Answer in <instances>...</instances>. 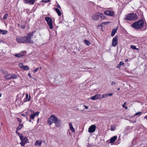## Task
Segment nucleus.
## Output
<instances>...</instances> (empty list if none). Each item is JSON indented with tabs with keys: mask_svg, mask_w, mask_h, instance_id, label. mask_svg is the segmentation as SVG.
<instances>
[{
	"mask_svg": "<svg viewBox=\"0 0 147 147\" xmlns=\"http://www.w3.org/2000/svg\"><path fill=\"white\" fill-rule=\"evenodd\" d=\"M54 10L56 12V13H57L58 15L59 16H60L61 15V13L59 9L58 8H55L54 9Z\"/></svg>",
	"mask_w": 147,
	"mask_h": 147,
	"instance_id": "4be33fe9",
	"label": "nucleus"
},
{
	"mask_svg": "<svg viewBox=\"0 0 147 147\" xmlns=\"http://www.w3.org/2000/svg\"><path fill=\"white\" fill-rule=\"evenodd\" d=\"M10 78H11V79H16L17 78V76L13 74H12L10 75Z\"/></svg>",
	"mask_w": 147,
	"mask_h": 147,
	"instance_id": "c756f323",
	"label": "nucleus"
},
{
	"mask_svg": "<svg viewBox=\"0 0 147 147\" xmlns=\"http://www.w3.org/2000/svg\"><path fill=\"white\" fill-rule=\"evenodd\" d=\"M121 140V139L120 138H118V140Z\"/></svg>",
	"mask_w": 147,
	"mask_h": 147,
	"instance_id": "e2e57ef3",
	"label": "nucleus"
},
{
	"mask_svg": "<svg viewBox=\"0 0 147 147\" xmlns=\"http://www.w3.org/2000/svg\"><path fill=\"white\" fill-rule=\"evenodd\" d=\"M116 84V83L114 81H113V82H112L111 84L112 85H115Z\"/></svg>",
	"mask_w": 147,
	"mask_h": 147,
	"instance_id": "37998d69",
	"label": "nucleus"
},
{
	"mask_svg": "<svg viewBox=\"0 0 147 147\" xmlns=\"http://www.w3.org/2000/svg\"><path fill=\"white\" fill-rule=\"evenodd\" d=\"M36 0H23L25 3H29L31 5L34 4Z\"/></svg>",
	"mask_w": 147,
	"mask_h": 147,
	"instance_id": "2eb2a0df",
	"label": "nucleus"
},
{
	"mask_svg": "<svg viewBox=\"0 0 147 147\" xmlns=\"http://www.w3.org/2000/svg\"><path fill=\"white\" fill-rule=\"evenodd\" d=\"M124 66L125 65V63L121 61L119 62V64L117 65V67L118 68H120V67L122 65Z\"/></svg>",
	"mask_w": 147,
	"mask_h": 147,
	"instance_id": "b1692460",
	"label": "nucleus"
},
{
	"mask_svg": "<svg viewBox=\"0 0 147 147\" xmlns=\"http://www.w3.org/2000/svg\"><path fill=\"white\" fill-rule=\"evenodd\" d=\"M7 31L5 30H2L0 29V34H6Z\"/></svg>",
	"mask_w": 147,
	"mask_h": 147,
	"instance_id": "393cba45",
	"label": "nucleus"
},
{
	"mask_svg": "<svg viewBox=\"0 0 147 147\" xmlns=\"http://www.w3.org/2000/svg\"><path fill=\"white\" fill-rule=\"evenodd\" d=\"M137 15L135 13H132L127 14L125 17V20L129 21H133L137 19Z\"/></svg>",
	"mask_w": 147,
	"mask_h": 147,
	"instance_id": "7ed1b4c3",
	"label": "nucleus"
},
{
	"mask_svg": "<svg viewBox=\"0 0 147 147\" xmlns=\"http://www.w3.org/2000/svg\"><path fill=\"white\" fill-rule=\"evenodd\" d=\"M21 27L22 29H24L25 27V26L24 25H21Z\"/></svg>",
	"mask_w": 147,
	"mask_h": 147,
	"instance_id": "a19ab883",
	"label": "nucleus"
},
{
	"mask_svg": "<svg viewBox=\"0 0 147 147\" xmlns=\"http://www.w3.org/2000/svg\"><path fill=\"white\" fill-rule=\"evenodd\" d=\"M116 128V126L114 125V126H113V125H111L110 126V129L111 131H113L115 130Z\"/></svg>",
	"mask_w": 147,
	"mask_h": 147,
	"instance_id": "bb28decb",
	"label": "nucleus"
},
{
	"mask_svg": "<svg viewBox=\"0 0 147 147\" xmlns=\"http://www.w3.org/2000/svg\"><path fill=\"white\" fill-rule=\"evenodd\" d=\"M124 108H125V109H127V107H126V106H125Z\"/></svg>",
	"mask_w": 147,
	"mask_h": 147,
	"instance_id": "13d9d810",
	"label": "nucleus"
},
{
	"mask_svg": "<svg viewBox=\"0 0 147 147\" xmlns=\"http://www.w3.org/2000/svg\"><path fill=\"white\" fill-rule=\"evenodd\" d=\"M1 72L2 73H3L4 74H6V71H3V70L1 71Z\"/></svg>",
	"mask_w": 147,
	"mask_h": 147,
	"instance_id": "49530a36",
	"label": "nucleus"
},
{
	"mask_svg": "<svg viewBox=\"0 0 147 147\" xmlns=\"http://www.w3.org/2000/svg\"><path fill=\"white\" fill-rule=\"evenodd\" d=\"M25 94V93L24 92L22 94H19L18 95V98L21 100L22 99L23 97Z\"/></svg>",
	"mask_w": 147,
	"mask_h": 147,
	"instance_id": "aec40b11",
	"label": "nucleus"
},
{
	"mask_svg": "<svg viewBox=\"0 0 147 147\" xmlns=\"http://www.w3.org/2000/svg\"><path fill=\"white\" fill-rule=\"evenodd\" d=\"M23 125L22 124H20L19 125V126L17 127L16 128L17 130H18L19 129H20L22 127Z\"/></svg>",
	"mask_w": 147,
	"mask_h": 147,
	"instance_id": "cd10ccee",
	"label": "nucleus"
},
{
	"mask_svg": "<svg viewBox=\"0 0 147 147\" xmlns=\"http://www.w3.org/2000/svg\"><path fill=\"white\" fill-rule=\"evenodd\" d=\"M69 125L70 130L71 131L73 132H75V130L73 127L72 123H69Z\"/></svg>",
	"mask_w": 147,
	"mask_h": 147,
	"instance_id": "6ab92c4d",
	"label": "nucleus"
},
{
	"mask_svg": "<svg viewBox=\"0 0 147 147\" xmlns=\"http://www.w3.org/2000/svg\"><path fill=\"white\" fill-rule=\"evenodd\" d=\"M130 47H131V49H134V50L136 49L137 50H138V49L136 47V46H135L134 45H131L130 46Z\"/></svg>",
	"mask_w": 147,
	"mask_h": 147,
	"instance_id": "2f4dec72",
	"label": "nucleus"
},
{
	"mask_svg": "<svg viewBox=\"0 0 147 147\" xmlns=\"http://www.w3.org/2000/svg\"><path fill=\"white\" fill-rule=\"evenodd\" d=\"M45 19L49 26L50 28L51 29H53V22L51 18L49 17H46Z\"/></svg>",
	"mask_w": 147,
	"mask_h": 147,
	"instance_id": "423d86ee",
	"label": "nucleus"
},
{
	"mask_svg": "<svg viewBox=\"0 0 147 147\" xmlns=\"http://www.w3.org/2000/svg\"><path fill=\"white\" fill-rule=\"evenodd\" d=\"M117 28L116 29H113L111 34V36H113L115 35V34L117 32Z\"/></svg>",
	"mask_w": 147,
	"mask_h": 147,
	"instance_id": "412c9836",
	"label": "nucleus"
},
{
	"mask_svg": "<svg viewBox=\"0 0 147 147\" xmlns=\"http://www.w3.org/2000/svg\"><path fill=\"white\" fill-rule=\"evenodd\" d=\"M117 136H115L111 138L110 139V143L111 144H112L117 139Z\"/></svg>",
	"mask_w": 147,
	"mask_h": 147,
	"instance_id": "f3484780",
	"label": "nucleus"
},
{
	"mask_svg": "<svg viewBox=\"0 0 147 147\" xmlns=\"http://www.w3.org/2000/svg\"><path fill=\"white\" fill-rule=\"evenodd\" d=\"M38 68H39V69H42V68L40 67H38Z\"/></svg>",
	"mask_w": 147,
	"mask_h": 147,
	"instance_id": "4d7b16f0",
	"label": "nucleus"
},
{
	"mask_svg": "<svg viewBox=\"0 0 147 147\" xmlns=\"http://www.w3.org/2000/svg\"><path fill=\"white\" fill-rule=\"evenodd\" d=\"M101 98V95L100 94H97L91 97L90 98L92 100H95L97 99H100Z\"/></svg>",
	"mask_w": 147,
	"mask_h": 147,
	"instance_id": "ddd939ff",
	"label": "nucleus"
},
{
	"mask_svg": "<svg viewBox=\"0 0 147 147\" xmlns=\"http://www.w3.org/2000/svg\"><path fill=\"white\" fill-rule=\"evenodd\" d=\"M142 112H139L138 113H136L134 115V116H136L138 115H140L141 113H142Z\"/></svg>",
	"mask_w": 147,
	"mask_h": 147,
	"instance_id": "4c0bfd02",
	"label": "nucleus"
},
{
	"mask_svg": "<svg viewBox=\"0 0 147 147\" xmlns=\"http://www.w3.org/2000/svg\"><path fill=\"white\" fill-rule=\"evenodd\" d=\"M118 36L116 35L115 36L113 39L112 41V45L114 47H115L117 44Z\"/></svg>",
	"mask_w": 147,
	"mask_h": 147,
	"instance_id": "1a4fd4ad",
	"label": "nucleus"
},
{
	"mask_svg": "<svg viewBox=\"0 0 147 147\" xmlns=\"http://www.w3.org/2000/svg\"><path fill=\"white\" fill-rule=\"evenodd\" d=\"M128 61V59H125V62H127V61Z\"/></svg>",
	"mask_w": 147,
	"mask_h": 147,
	"instance_id": "5fc2aeb1",
	"label": "nucleus"
},
{
	"mask_svg": "<svg viewBox=\"0 0 147 147\" xmlns=\"http://www.w3.org/2000/svg\"><path fill=\"white\" fill-rule=\"evenodd\" d=\"M17 25H18V26H20V24H17Z\"/></svg>",
	"mask_w": 147,
	"mask_h": 147,
	"instance_id": "bf43d9fd",
	"label": "nucleus"
},
{
	"mask_svg": "<svg viewBox=\"0 0 147 147\" xmlns=\"http://www.w3.org/2000/svg\"><path fill=\"white\" fill-rule=\"evenodd\" d=\"M84 42L88 46H89L90 44V41L86 39L84 40Z\"/></svg>",
	"mask_w": 147,
	"mask_h": 147,
	"instance_id": "c85d7f7f",
	"label": "nucleus"
},
{
	"mask_svg": "<svg viewBox=\"0 0 147 147\" xmlns=\"http://www.w3.org/2000/svg\"><path fill=\"white\" fill-rule=\"evenodd\" d=\"M57 117L54 115H51L47 119V123L49 125H51L55 122Z\"/></svg>",
	"mask_w": 147,
	"mask_h": 147,
	"instance_id": "39448f33",
	"label": "nucleus"
},
{
	"mask_svg": "<svg viewBox=\"0 0 147 147\" xmlns=\"http://www.w3.org/2000/svg\"><path fill=\"white\" fill-rule=\"evenodd\" d=\"M39 113V112H35L34 114H31L30 115V119H32L33 121H34L35 117L38 116Z\"/></svg>",
	"mask_w": 147,
	"mask_h": 147,
	"instance_id": "4468645a",
	"label": "nucleus"
},
{
	"mask_svg": "<svg viewBox=\"0 0 147 147\" xmlns=\"http://www.w3.org/2000/svg\"><path fill=\"white\" fill-rule=\"evenodd\" d=\"M84 106L85 107V108L86 109H88V106H87L84 105Z\"/></svg>",
	"mask_w": 147,
	"mask_h": 147,
	"instance_id": "a18cd8bd",
	"label": "nucleus"
},
{
	"mask_svg": "<svg viewBox=\"0 0 147 147\" xmlns=\"http://www.w3.org/2000/svg\"><path fill=\"white\" fill-rule=\"evenodd\" d=\"M49 1V0H45L44 1V2H48Z\"/></svg>",
	"mask_w": 147,
	"mask_h": 147,
	"instance_id": "864d4df0",
	"label": "nucleus"
},
{
	"mask_svg": "<svg viewBox=\"0 0 147 147\" xmlns=\"http://www.w3.org/2000/svg\"><path fill=\"white\" fill-rule=\"evenodd\" d=\"M39 70V68L38 67L36 68L34 71H33V72L34 73H35L38 70Z\"/></svg>",
	"mask_w": 147,
	"mask_h": 147,
	"instance_id": "58836bf2",
	"label": "nucleus"
},
{
	"mask_svg": "<svg viewBox=\"0 0 147 147\" xmlns=\"http://www.w3.org/2000/svg\"><path fill=\"white\" fill-rule=\"evenodd\" d=\"M54 123L55 124L56 127H59L61 125V120L59 119L57 117V119L55 120Z\"/></svg>",
	"mask_w": 147,
	"mask_h": 147,
	"instance_id": "f8f14e48",
	"label": "nucleus"
},
{
	"mask_svg": "<svg viewBox=\"0 0 147 147\" xmlns=\"http://www.w3.org/2000/svg\"><path fill=\"white\" fill-rule=\"evenodd\" d=\"M23 69L24 70H27L29 69V67H28V66L27 65H26L25 66H24L23 68Z\"/></svg>",
	"mask_w": 147,
	"mask_h": 147,
	"instance_id": "7c9ffc66",
	"label": "nucleus"
},
{
	"mask_svg": "<svg viewBox=\"0 0 147 147\" xmlns=\"http://www.w3.org/2000/svg\"><path fill=\"white\" fill-rule=\"evenodd\" d=\"M113 94V93H109V94H108V96H112Z\"/></svg>",
	"mask_w": 147,
	"mask_h": 147,
	"instance_id": "c03bdc74",
	"label": "nucleus"
},
{
	"mask_svg": "<svg viewBox=\"0 0 147 147\" xmlns=\"http://www.w3.org/2000/svg\"><path fill=\"white\" fill-rule=\"evenodd\" d=\"M19 66H20V68H21V69H22L24 67V65H23V63H21L19 64Z\"/></svg>",
	"mask_w": 147,
	"mask_h": 147,
	"instance_id": "c9c22d12",
	"label": "nucleus"
},
{
	"mask_svg": "<svg viewBox=\"0 0 147 147\" xmlns=\"http://www.w3.org/2000/svg\"><path fill=\"white\" fill-rule=\"evenodd\" d=\"M99 13H97L93 15L92 17V20L95 21L98 20L99 18Z\"/></svg>",
	"mask_w": 147,
	"mask_h": 147,
	"instance_id": "9b49d317",
	"label": "nucleus"
},
{
	"mask_svg": "<svg viewBox=\"0 0 147 147\" xmlns=\"http://www.w3.org/2000/svg\"><path fill=\"white\" fill-rule=\"evenodd\" d=\"M144 119L147 120V115H146L144 117Z\"/></svg>",
	"mask_w": 147,
	"mask_h": 147,
	"instance_id": "8fccbe9b",
	"label": "nucleus"
},
{
	"mask_svg": "<svg viewBox=\"0 0 147 147\" xmlns=\"http://www.w3.org/2000/svg\"><path fill=\"white\" fill-rule=\"evenodd\" d=\"M145 24L146 25V21L142 19H140L133 23L131 26L135 29H139L142 28Z\"/></svg>",
	"mask_w": 147,
	"mask_h": 147,
	"instance_id": "f257e3e1",
	"label": "nucleus"
},
{
	"mask_svg": "<svg viewBox=\"0 0 147 147\" xmlns=\"http://www.w3.org/2000/svg\"><path fill=\"white\" fill-rule=\"evenodd\" d=\"M30 98L31 97L30 95H29V96L28 94L27 93L26 94L25 97L24 98L23 102H25L29 101L30 100Z\"/></svg>",
	"mask_w": 147,
	"mask_h": 147,
	"instance_id": "dca6fc26",
	"label": "nucleus"
},
{
	"mask_svg": "<svg viewBox=\"0 0 147 147\" xmlns=\"http://www.w3.org/2000/svg\"><path fill=\"white\" fill-rule=\"evenodd\" d=\"M15 56L16 57H22L23 55H20V54H16L15 55Z\"/></svg>",
	"mask_w": 147,
	"mask_h": 147,
	"instance_id": "473e14b6",
	"label": "nucleus"
},
{
	"mask_svg": "<svg viewBox=\"0 0 147 147\" xmlns=\"http://www.w3.org/2000/svg\"><path fill=\"white\" fill-rule=\"evenodd\" d=\"M99 17L101 20H104L105 18V17L103 13H99Z\"/></svg>",
	"mask_w": 147,
	"mask_h": 147,
	"instance_id": "5701e85b",
	"label": "nucleus"
},
{
	"mask_svg": "<svg viewBox=\"0 0 147 147\" xmlns=\"http://www.w3.org/2000/svg\"><path fill=\"white\" fill-rule=\"evenodd\" d=\"M20 138L21 141V142H20V144L22 146H24L25 145L29 142L28 138L24 136L23 135L21 136Z\"/></svg>",
	"mask_w": 147,
	"mask_h": 147,
	"instance_id": "20e7f679",
	"label": "nucleus"
},
{
	"mask_svg": "<svg viewBox=\"0 0 147 147\" xmlns=\"http://www.w3.org/2000/svg\"><path fill=\"white\" fill-rule=\"evenodd\" d=\"M42 141L41 140H37L35 143V145L36 146H40L42 144Z\"/></svg>",
	"mask_w": 147,
	"mask_h": 147,
	"instance_id": "a211bd4d",
	"label": "nucleus"
},
{
	"mask_svg": "<svg viewBox=\"0 0 147 147\" xmlns=\"http://www.w3.org/2000/svg\"><path fill=\"white\" fill-rule=\"evenodd\" d=\"M33 34V32H32L28 33L27 35L24 36L25 38V43H30L33 44L34 41L31 39L32 37Z\"/></svg>",
	"mask_w": 147,
	"mask_h": 147,
	"instance_id": "f03ea898",
	"label": "nucleus"
},
{
	"mask_svg": "<svg viewBox=\"0 0 147 147\" xmlns=\"http://www.w3.org/2000/svg\"><path fill=\"white\" fill-rule=\"evenodd\" d=\"M10 74L5 75V76H4L5 79L6 80L10 79H11V78H10V76L9 77V76H10Z\"/></svg>",
	"mask_w": 147,
	"mask_h": 147,
	"instance_id": "a878e982",
	"label": "nucleus"
},
{
	"mask_svg": "<svg viewBox=\"0 0 147 147\" xmlns=\"http://www.w3.org/2000/svg\"><path fill=\"white\" fill-rule=\"evenodd\" d=\"M104 13L108 16L114 17L115 16V13L113 11L107 10L104 12Z\"/></svg>",
	"mask_w": 147,
	"mask_h": 147,
	"instance_id": "0eeeda50",
	"label": "nucleus"
},
{
	"mask_svg": "<svg viewBox=\"0 0 147 147\" xmlns=\"http://www.w3.org/2000/svg\"><path fill=\"white\" fill-rule=\"evenodd\" d=\"M16 41L19 43H25V38L24 36H19L16 38Z\"/></svg>",
	"mask_w": 147,
	"mask_h": 147,
	"instance_id": "6e6552de",
	"label": "nucleus"
},
{
	"mask_svg": "<svg viewBox=\"0 0 147 147\" xmlns=\"http://www.w3.org/2000/svg\"><path fill=\"white\" fill-rule=\"evenodd\" d=\"M108 96V94H103L102 96V98H105Z\"/></svg>",
	"mask_w": 147,
	"mask_h": 147,
	"instance_id": "f704fd0d",
	"label": "nucleus"
},
{
	"mask_svg": "<svg viewBox=\"0 0 147 147\" xmlns=\"http://www.w3.org/2000/svg\"><path fill=\"white\" fill-rule=\"evenodd\" d=\"M18 130H16V134H18V135L19 136V137L20 138L21 136L23 135L22 134H20V133H19L17 131Z\"/></svg>",
	"mask_w": 147,
	"mask_h": 147,
	"instance_id": "e433bc0d",
	"label": "nucleus"
},
{
	"mask_svg": "<svg viewBox=\"0 0 147 147\" xmlns=\"http://www.w3.org/2000/svg\"><path fill=\"white\" fill-rule=\"evenodd\" d=\"M96 128L95 125H92L89 128L88 131L90 133H92L95 131Z\"/></svg>",
	"mask_w": 147,
	"mask_h": 147,
	"instance_id": "9d476101",
	"label": "nucleus"
},
{
	"mask_svg": "<svg viewBox=\"0 0 147 147\" xmlns=\"http://www.w3.org/2000/svg\"><path fill=\"white\" fill-rule=\"evenodd\" d=\"M32 121H33V120L31 119H30H30H29V121L30 122H31Z\"/></svg>",
	"mask_w": 147,
	"mask_h": 147,
	"instance_id": "09e8293b",
	"label": "nucleus"
},
{
	"mask_svg": "<svg viewBox=\"0 0 147 147\" xmlns=\"http://www.w3.org/2000/svg\"><path fill=\"white\" fill-rule=\"evenodd\" d=\"M8 16V14L7 13L5 14L3 17V18L4 20L6 19L7 18Z\"/></svg>",
	"mask_w": 147,
	"mask_h": 147,
	"instance_id": "72a5a7b5",
	"label": "nucleus"
},
{
	"mask_svg": "<svg viewBox=\"0 0 147 147\" xmlns=\"http://www.w3.org/2000/svg\"><path fill=\"white\" fill-rule=\"evenodd\" d=\"M28 75L30 77H31V76L30 75V73H29L28 74Z\"/></svg>",
	"mask_w": 147,
	"mask_h": 147,
	"instance_id": "603ef678",
	"label": "nucleus"
},
{
	"mask_svg": "<svg viewBox=\"0 0 147 147\" xmlns=\"http://www.w3.org/2000/svg\"><path fill=\"white\" fill-rule=\"evenodd\" d=\"M22 115L23 116H26V115L24 114H22Z\"/></svg>",
	"mask_w": 147,
	"mask_h": 147,
	"instance_id": "6e6d98bb",
	"label": "nucleus"
},
{
	"mask_svg": "<svg viewBox=\"0 0 147 147\" xmlns=\"http://www.w3.org/2000/svg\"><path fill=\"white\" fill-rule=\"evenodd\" d=\"M126 102H125L124 104L122 105V107H124L125 106V104H126Z\"/></svg>",
	"mask_w": 147,
	"mask_h": 147,
	"instance_id": "3c124183",
	"label": "nucleus"
},
{
	"mask_svg": "<svg viewBox=\"0 0 147 147\" xmlns=\"http://www.w3.org/2000/svg\"><path fill=\"white\" fill-rule=\"evenodd\" d=\"M84 109L83 110H82V111H84Z\"/></svg>",
	"mask_w": 147,
	"mask_h": 147,
	"instance_id": "0e129e2a",
	"label": "nucleus"
},
{
	"mask_svg": "<svg viewBox=\"0 0 147 147\" xmlns=\"http://www.w3.org/2000/svg\"><path fill=\"white\" fill-rule=\"evenodd\" d=\"M57 7L59 8H60V9L61 8V7L59 4H58V5H57Z\"/></svg>",
	"mask_w": 147,
	"mask_h": 147,
	"instance_id": "de8ad7c7",
	"label": "nucleus"
},
{
	"mask_svg": "<svg viewBox=\"0 0 147 147\" xmlns=\"http://www.w3.org/2000/svg\"><path fill=\"white\" fill-rule=\"evenodd\" d=\"M120 90V88H118V89H117V90Z\"/></svg>",
	"mask_w": 147,
	"mask_h": 147,
	"instance_id": "680f3d73",
	"label": "nucleus"
},
{
	"mask_svg": "<svg viewBox=\"0 0 147 147\" xmlns=\"http://www.w3.org/2000/svg\"><path fill=\"white\" fill-rule=\"evenodd\" d=\"M2 96V94L0 93V97H1Z\"/></svg>",
	"mask_w": 147,
	"mask_h": 147,
	"instance_id": "052dcab7",
	"label": "nucleus"
},
{
	"mask_svg": "<svg viewBox=\"0 0 147 147\" xmlns=\"http://www.w3.org/2000/svg\"><path fill=\"white\" fill-rule=\"evenodd\" d=\"M16 119L17 121H19L20 122V123H21V120L18 117H17Z\"/></svg>",
	"mask_w": 147,
	"mask_h": 147,
	"instance_id": "ea45409f",
	"label": "nucleus"
},
{
	"mask_svg": "<svg viewBox=\"0 0 147 147\" xmlns=\"http://www.w3.org/2000/svg\"><path fill=\"white\" fill-rule=\"evenodd\" d=\"M5 43V42L3 40L0 39V43Z\"/></svg>",
	"mask_w": 147,
	"mask_h": 147,
	"instance_id": "79ce46f5",
	"label": "nucleus"
}]
</instances>
